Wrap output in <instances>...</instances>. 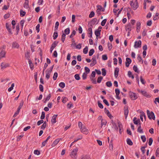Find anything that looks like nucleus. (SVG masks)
I'll use <instances>...</instances> for the list:
<instances>
[{
	"mask_svg": "<svg viewBox=\"0 0 159 159\" xmlns=\"http://www.w3.org/2000/svg\"><path fill=\"white\" fill-rule=\"evenodd\" d=\"M58 36V32L57 31H56V32H54L53 33V39L54 40L56 39L57 38Z\"/></svg>",
	"mask_w": 159,
	"mask_h": 159,
	"instance_id": "nucleus-31",
	"label": "nucleus"
},
{
	"mask_svg": "<svg viewBox=\"0 0 159 159\" xmlns=\"http://www.w3.org/2000/svg\"><path fill=\"white\" fill-rule=\"evenodd\" d=\"M135 2L136 3V5L134 6V3L132 1L130 2V5L134 10L137 9L139 7V4L137 0H135Z\"/></svg>",
	"mask_w": 159,
	"mask_h": 159,
	"instance_id": "nucleus-3",
	"label": "nucleus"
},
{
	"mask_svg": "<svg viewBox=\"0 0 159 159\" xmlns=\"http://www.w3.org/2000/svg\"><path fill=\"white\" fill-rule=\"evenodd\" d=\"M142 42L141 40H139L138 41H136L134 43V47L135 48H140L141 47Z\"/></svg>",
	"mask_w": 159,
	"mask_h": 159,
	"instance_id": "nucleus-7",
	"label": "nucleus"
},
{
	"mask_svg": "<svg viewBox=\"0 0 159 159\" xmlns=\"http://www.w3.org/2000/svg\"><path fill=\"white\" fill-rule=\"evenodd\" d=\"M115 93H116V98L119 100L121 98L119 95L120 93V91L119 89H116L115 90Z\"/></svg>",
	"mask_w": 159,
	"mask_h": 159,
	"instance_id": "nucleus-11",
	"label": "nucleus"
},
{
	"mask_svg": "<svg viewBox=\"0 0 159 159\" xmlns=\"http://www.w3.org/2000/svg\"><path fill=\"white\" fill-rule=\"evenodd\" d=\"M98 9L100 11L104 12L105 10V9L103 8L102 6L100 5H97V6Z\"/></svg>",
	"mask_w": 159,
	"mask_h": 159,
	"instance_id": "nucleus-26",
	"label": "nucleus"
},
{
	"mask_svg": "<svg viewBox=\"0 0 159 159\" xmlns=\"http://www.w3.org/2000/svg\"><path fill=\"white\" fill-rule=\"evenodd\" d=\"M45 117V113L44 111H42V112L41 115L40 117V119L43 120L44 119Z\"/></svg>",
	"mask_w": 159,
	"mask_h": 159,
	"instance_id": "nucleus-55",
	"label": "nucleus"
},
{
	"mask_svg": "<svg viewBox=\"0 0 159 159\" xmlns=\"http://www.w3.org/2000/svg\"><path fill=\"white\" fill-rule=\"evenodd\" d=\"M40 25L39 24H38L36 27V30L38 33H39L40 31Z\"/></svg>",
	"mask_w": 159,
	"mask_h": 159,
	"instance_id": "nucleus-59",
	"label": "nucleus"
},
{
	"mask_svg": "<svg viewBox=\"0 0 159 159\" xmlns=\"http://www.w3.org/2000/svg\"><path fill=\"white\" fill-rule=\"evenodd\" d=\"M57 116V115H54L53 116L52 119L51 120L52 124H54L56 123V119Z\"/></svg>",
	"mask_w": 159,
	"mask_h": 159,
	"instance_id": "nucleus-15",
	"label": "nucleus"
},
{
	"mask_svg": "<svg viewBox=\"0 0 159 159\" xmlns=\"http://www.w3.org/2000/svg\"><path fill=\"white\" fill-rule=\"evenodd\" d=\"M6 54V52L4 50H2L0 52V56L1 57H5Z\"/></svg>",
	"mask_w": 159,
	"mask_h": 159,
	"instance_id": "nucleus-22",
	"label": "nucleus"
},
{
	"mask_svg": "<svg viewBox=\"0 0 159 159\" xmlns=\"http://www.w3.org/2000/svg\"><path fill=\"white\" fill-rule=\"evenodd\" d=\"M133 69L135 72L137 73H139V71L138 70L137 66H134L133 67Z\"/></svg>",
	"mask_w": 159,
	"mask_h": 159,
	"instance_id": "nucleus-30",
	"label": "nucleus"
},
{
	"mask_svg": "<svg viewBox=\"0 0 159 159\" xmlns=\"http://www.w3.org/2000/svg\"><path fill=\"white\" fill-rule=\"evenodd\" d=\"M132 62V60L130 58L127 57L126 59V61L125 62V66L127 67L129 66L130 64Z\"/></svg>",
	"mask_w": 159,
	"mask_h": 159,
	"instance_id": "nucleus-10",
	"label": "nucleus"
},
{
	"mask_svg": "<svg viewBox=\"0 0 159 159\" xmlns=\"http://www.w3.org/2000/svg\"><path fill=\"white\" fill-rule=\"evenodd\" d=\"M107 123V121L105 119L102 120L101 121V125L102 126L103 125H106Z\"/></svg>",
	"mask_w": 159,
	"mask_h": 159,
	"instance_id": "nucleus-46",
	"label": "nucleus"
},
{
	"mask_svg": "<svg viewBox=\"0 0 159 159\" xmlns=\"http://www.w3.org/2000/svg\"><path fill=\"white\" fill-rule=\"evenodd\" d=\"M106 85L108 87H111L112 85V84L111 81H107L106 83Z\"/></svg>",
	"mask_w": 159,
	"mask_h": 159,
	"instance_id": "nucleus-47",
	"label": "nucleus"
},
{
	"mask_svg": "<svg viewBox=\"0 0 159 159\" xmlns=\"http://www.w3.org/2000/svg\"><path fill=\"white\" fill-rule=\"evenodd\" d=\"M155 154L157 157H159V147L157 149L155 152Z\"/></svg>",
	"mask_w": 159,
	"mask_h": 159,
	"instance_id": "nucleus-63",
	"label": "nucleus"
},
{
	"mask_svg": "<svg viewBox=\"0 0 159 159\" xmlns=\"http://www.w3.org/2000/svg\"><path fill=\"white\" fill-rule=\"evenodd\" d=\"M95 51L93 49H91L89 52V55L90 56H92L94 53V52Z\"/></svg>",
	"mask_w": 159,
	"mask_h": 159,
	"instance_id": "nucleus-39",
	"label": "nucleus"
},
{
	"mask_svg": "<svg viewBox=\"0 0 159 159\" xmlns=\"http://www.w3.org/2000/svg\"><path fill=\"white\" fill-rule=\"evenodd\" d=\"M137 90L139 93H141L143 96L147 98H149L151 97V95L145 90L143 91L139 89H138Z\"/></svg>",
	"mask_w": 159,
	"mask_h": 159,
	"instance_id": "nucleus-4",
	"label": "nucleus"
},
{
	"mask_svg": "<svg viewBox=\"0 0 159 159\" xmlns=\"http://www.w3.org/2000/svg\"><path fill=\"white\" fill-rule=\"evenodd\" d=\"M90 80L93 84H97V82L96 81L95 79L92 78L90 77Z\"/></svg>",
	"mask_w": 159,
	"mask_h": 159,
	"instance_id": "nucleus-60",
	"label": "nucleus"
},
{
	"mask_svg": "<svg viewBox=\"0 0 159 159\" xmlns=\"http://www.w3.org/2000/svg\"><path fill=\"white\" fill-rule=\"evenodd\" d=\"M118 127L119 129V132L120 134H121L122 133V132L123 131V126L121 123L119 121L118 123Z\"/></svg>",
	"mask_w": 159,
	"mask_h": 159,
	"instance_id": "nucleus-14",
	"label": "nucleus"
},
{
	"mask_svg": "<svg viewBox=\"0 0 159 159\" xmlns=\"http://www.w3.org/2000/svg\"><path fill=\"white\" fill-rule=\"evenodd\" d=\"M119 71V69L116 67L115 68L114 71V76L116 78H117L118 75V73Z\"/></svg>",
	"mask_w": 159,
	"mask_h": 159,
	"instance_id": "nucleus-18",
	"label": "nucleus"
},
{
	"mask_svg": "<svg viewBox=\"0 0 159 159\" xmlns=\"http://www.w3.org/2000/svg\"><path fill=\"white\" fill-rule=\"evenodd\" d=\"M55 140V141H54L53 143L52 144L51 146L52 147H54L56 145H57L59 142V140Z\"/></svg>",
	"mask_w": 159,
	"mask_h": 159,
	"instance_id": "nucleus-35",
	"label": "nucleus"
},
{
	"mask_svg": "<svg viewBox=\"0 0 159 159\" xmlns=\"http://www.w3.org/2000/svg\"><path fill=\"white\" fill-rule=\"evenodd\" d=\"M137 118L136 117H134L133 120V122L136 125H138L139 124V125H141L140 121V119H139L137 120Z\"/></svg>",
	"mask_w": 159,
	"mask_h": 159,
	"instance_id": "nucleus-13",
	"label": "nucleus"
},
{
	"mask_svg": "<svg viewBox=\"0 0 159 159\" xmlns=\"http://www.w3.org/2000/svg\"><path fill=\"white\" fill-rule=\"evenodd\" d=\"M124 115L125 118L126 119L129 114L128 107L127 106H125L124 107Z\"/></svg>",
	"mask_w": 159,
	"mask_h": 159,
	"instance_id": "nucleus-9",
	"label": "nucleus"
},
{
	"mask_svg": "<svg viewBox=\"0 0 159 159\" xmlns=\"http://www.w3.org/2000/svg\"><path fill=\"white\" fill-rule=\"evenodd\" d=\"M113 140H111L109 143V148L110 150L112 151L113 149Z\"/></svg>",
	"mask_w": 159,
	"mask_h": 159,
	"instance_id": "nucleus-27",
	"label": "nucleus"
},
{
	"mask_svg": "<svg viewBox=\"0 0 159 159\" xmlns=\"http://www.w3.org/2000/svg\"><path fill=\"white\" fill-rule=\"evenodd\" d=\"M88 26L89 27L88 30V31L89 32H92V28H93V26L92 25H89V23H88Z\"/></svg>",
	"mask_w": 159,
	"mask_h": 159,
	"instance_id": "nucleus-38",
	"label": "nucleus"
},
{
	"mask_svg": "<svg viewBox=\"0 0 159 159\" xmlns=\"http://www.w3.org/2000/svg\"><path fill=\"white\" fill-rule=\"evenodd\" d=\"M88 51V46H86L85 48L83 49V52L84 54H86Z\"/></svg>",
	"mask_w": 159,
	"mask_h": 159,
	"instance_id": "nucleus-34",
	"label": "nucleus"
},
{
	"mask_svg": "<svg viewBox=\"0 0 159 159\" xmlns=\"http://www.w3.org/2000/svg\"><path fill=\"white\" fill-rule=\"evenodd\" d=\"M147 113L148 118L150 120L152 119L153 120H154L155 119V116L153 111H151V112H150L149 110H148L147 111Z\"/></svg>",
	"mask_w": 159,
	"mask_h": 159,
	"instance_id": "nucleus-2",
	"label": "nucleus"
},
{
	"mask_svg": "<svg viewBox=\"0 0 159 159\" xmlns=\"http://www.w3.org/2000/svg\"><path fill=\"white\" fill-rule=\"evenodd\" d=\"M102 74L103 76H105L106 75L107 73V71L105 68H103L102 69Z\"/></svg>",
	"mask_w": 159,
	"mask_h": 159,
	"instance_id": "nucleus-37",
	"label": "nucleus"
},
{
	"mask_svg": "<svg viewBox=\"0 0 159 159\" xmlns=\"http://www.w3.org/2000/svg\"><path fill=\"white\" fill-rule=\"evenodd\" d=\"M104 111L105 113L108 116L110 119H111L113 118V116L110 113L109 111L105 107L104 109Z\"/></svg>",
	"mask_w": 159,
	"mask_h": 159,
	"instance_id": "nucleus-12",
	"label": "nucleus"
},
{
	"mask_svg": "<svg viewBox=\"0 0 159 159\" xmlns=\"http://www.w3.org/2000/svg\"><path fill=\"white\" fill-rule=\"evenodd\" d=\"M76 34V31L75 30H73L71 35L70 36V38H73L74 35H75Z\"/></svg>",
	"mask_w": 159,
	"mask_h": 159,
	"instance_id": "nucleus-40",
	"label": "nucleus"
},
{
	"mask_svg": "<svg viewBox=\"0 0 159 159\" xmlns=\"http://www.w3.org/2000/svg\"><path fill=\"white\" fill-rule=\"evenodd\" d=\"M1 69H4L10 67V64L8 63L2 62L1 64Z\"/></svg>",
	"mask_w": 159,
	"mask_h": 159,
	"instance_id": "nucleus-8",
	"label": "nucleus"
},
{
	"mask_svg": "<svg viewBox=\"0 0 159 159\" xmlns=\"http://www.w3.org/2000/svg\"><path fill=\"white\" fill-rule=\"evenodd\" d=\"M6 27L8 31L9 34H12V33L11 32V25L10 24H9L8 23H6L5 24Z\"/></svg>",
	"mask_w": 159,
	"mask_h": 159,
	"instance_id": "nucleus-6",
	"label": "nucleus"
},
{
	"mask_svg": "<svg viewBox=\"0 0 159 159\" xmlns=\"http://www.w3.org/2000/svg\"><path fill=\"white\" fill-rule=\"evenodd\" d=\"M137 59L138 60L139 62H141L142 64L143 63V61L142 58L139 55H138Z\"/></svg>",
	"mask_w": 159,
	"mask_h": 159,
	"instance_id": "nucleus-45",
	"label": "nucleus"
},
{
	"mask_svg": "<svg viewBox=\"0 0 159 159\" xmlns=\"http://www.w3.org/2000/svg\"><path fill=\"white\" fill-rule=\"evenodd\" d=\"M57 76H58V73L57 72L54 73V75L53 77V80H56L57 79Z\"/></svg>",
	"mask_w": 159,
	"mask_h": 159,
	"instance_id": "nucleus-53",
	"label": "nucleus"
},
{
	"mask_svg": "<svg viewBox=\"0 0 159 159\" xmlns=\"http://www.w3.org/2000/svg\"><path fill=\"white\" fill-rule=\"evenodd\" d=\"M45 72L46 73V77L47 79H48L50 77L51 72L48 71V69H47Z\"/></svg>",
	"mask_w": 159,
	"mask_h": 159,
	"instance_id": "nucleus-19",
	"label": "nucleus"
},
{
	"mask_svg": "<svg viewBox=\"0 0 159 159\" xmlns=\"http://www.w3.org/2000/svg\"><path fill=\"white\" fill-rule=\"evenodd\" d=\"M127 143L129 145L131 146L133 144V143L131 140H127Z\"/></svg>",
	"mask_w": 159,
	"mask_h": 159,
	"instance_id": "nucleus-56",
	"label": "nucleus"
},
{
	"mask_svg": "<svg viewBox=\"0 0 159 159\" xmlns=\"http://www.w3.org/2000/svg\"><path fill=\"white\" fill-rule=\"evenodd\" d=\"M85 72L87 74H88L90 72V70L87 67L85 66L84 67Z\"/></svg>",
	"mask_w": 159,
	"mask_h": 159,
	"instance_id": "nucleus-44",
	"label": "nucleus"
},
{
	"mask_svg": "<svg viewBox=\"0 0 159 159\" xmlns=\"http://www.w3.org/2000/svg\"><path fill=\"white\" fill-rule=\"evenodd\" d=\"M97 20V18H94L90 23H89V25H92V26H93V25L95 24Z\"/></svg>",
	"mask_w": 159,
	"mask_h": 159,
	"instance_id": "nucleus-20",
	"label": "nucleus"
},
{
	"mask_svg": "<svg viewBox=\"0 0 159 159\" xmlns=\"http://www.w3.org/2000/svg\"><path fill=\"white\" fill-rule=\"evenodd\" d=\"M26 14L25 11H23L22 10H20V15L21 17L24 16Z\"/></svg>",
	"mask_w": 159,
	"mask_h": 159,
	"instance_id": "nucleus-33",
	"label": "nucleus"
},
{
	"mask_svg": "<svg viewBox=\"0 0 159 159\" xmlns=\"http://www.w3.org/2000/svg\"><path fill=\"white\" fill-rule=\"evenodd\" d=\"M108 57L106 54L103 55L102 56V59L103 60H106L107 59Z\"/></svg>",
	"mask_w": 159,
	"mask_h": 159,
	"instance_id": "nucleus-57",
	"label": "nucleus"
},
{
	"mask_svg": "<svg viewBox=\"0 0 159 159\" xmlns=\"http://www.w3.org/2000/svg\"><path fill=\"white\" fill-rule=\"evenodd\" d=\"M95 15V13L93 11H91L89 15V17L90 18H91L93 17Z\"/></svg>",
	"mask_w": 159,
	"mask_h": 159,
	"instance_id": "nucleus-54",
	"label": "nucleus"
},
{
	"mask_svg": "<svg viewBox=\"0 0 159 159\" xmlns=\"http://www.w3.org/2000/svg\"><path fill=\"white\" fill-rule=\"evenodd\" d=\"M59 25V23L58 21H57L55 23L54 30L57 31L58 30V27Z\"/></svg>",
	"mask_w": 159,
	"mask_h": 159,
	"instance_id": "nucleus-36",
	"label": "nucleus"
},
{
	"mask_svg": "<svg viewBox=\"0 0 159 159\" xmlns=\"http://www.w3.org/2000/svg\"><path fill=\"white\" fill-rule=\"evenodd\" d=\"M78 151V149L76 148L72 150L70 154V156L73 158L76 159L77 157V152Z\"/></svg>",
	"mask_w": 159,
	"mask_h": 159,
	"instance_id": "nucleus-1",
	"label": "nucleus"
},
{
	"mask_svg": "<svg viewBox=\"0 0 159 159\" xmlns=\"http://www.w3.org/2000/svg\"><path fill=\"white\" fill-rule=\"evenodd\" d=\"M112 127L114 128L117 131L118 129V127L117 126L116 124L115 123H113Z\"/></svg>",
	"mask_w": 159,
	"mask_h": 159,
	"instance_id": "nucleus-32",
	"label": "nucleus"
},
{
	"mask_svg": "<svg viewBox=\"0 0 159 159\" xmlns=\"http://www.w3.org/2000/svg\"><path fill=\"white\" fill-rule=\"evenodd\" d=\"M51 97V93H49L48 96H47L46 98L44 99V100L43 101V102L44 103H46V102L49 100Z\"/></svg>",
	"mask_w": 159,
	"mask_h": 159,
	"instance_id": "nucleus-23",
	"label": "nucleus"
},
{
	"mask_svg": "<svg viewBox=\"0 0 159 159\" xmlns=\"http://www.w3.org/2000/svg\"><path fill=\"white\" fill-rule=\"evenodd\" d=\"M129 95L132 100H135L138 98V97L135 93L130 91L129 93Z\"/></svg>",
	"mask_w": 159,
	"mask_h": 159,
	"instance_id": "nucleus-5",
	"label": "nucleus"
},
{
	"mask_svg": "<svg viewBox=\"0 0 159 159\" xmlns=\"http://www.w3.org/2000/svg\"><path fill=\"white\" fill-rule=\"evenodd\" d=\"M98 107L101 109H102L103 108V106L101 103L99 101L98 102Z\"/></svg>",
	"mask_w": 159,
	"mask_h": 159,
	"instance_id": "nucleus-52",
	"label": "nucleus"
},
{
	"mask_svg": "<svg viewBox=\"0 0 159 159\" xmlns=\"http://www.w3.org/2000/svg\"><path fill=\"white\" fill-rule=\"evenodd\" d=\"M23 6L24 8L27 9L29 7V2H25Z\"/></svg>",
	"mask_w": 159,
	"mask_h": 159,
	"instance_id": "nucleus-43",
	"label": "nucleus"
},
{
	"mask_svg": "<svg viewBox=\"0 0 159 159\" xmlns=\"http://www.w3.org/2000/svg\"><path fill=\"white\" fill-rule=\"evenodd\" d=\"M19 30H20V25H19L18 24L16 25V32L15 33V35H17L18 34L19 32Z\"/></svg>",
	"mask_w": 159,
	"mask_h": 159,
	"instance_id": "nucleus-28",
	"label": "nucleus"
},
{
	"mask_svg": "<svg viewBox=\"0 0 159 159\" xmlns=\"http://www.w3.org/2000/svg\"><path fill=\"white\" fill-rule=\"evenodd\" d=\"M30 53L28 52H27V53H26L25 54V57L29 60H30Z\"/></svg>",
	"mask_w": 159,
	"mask_h": 159,
	"instance_id": "nucleus-42",
	"label": "nucleus"
},
{
	"mask_svg": "<svg viewBox=\"0 0 159 159\" xmlns=\"http://www.w3.org/2000/svg\"><path fill=\"white\" fill-rule=\"evenodd\" d=\"M28 63L29 64L30 68V69L32 70H33L34 69V65L33 63L32 62L31 60H29L28 61Z\"/></svg>",
	"mask_w": 159,
	"mask_h": 159,
	"instance_id": "nucleus-25",
	"label": "nucleus"
},
{
	"mask_svg": "<svg viewBox=\"0 0 159 159\" xmlns=\"http://www.w3.org/2000/svg\"><path fill=\"white\" fill-rule=\"evenodd\" d=\"M19 45L16 42H13L12 43V47L14 48H19Z\"/></svg>",
	"mask_w": 159,
	"mask_h": 159,
	"instance_id": "nucleus-17",
	"label": "nucleus"
},
{
	"mask_svg": "<svg viewBox=\"0 0 159 159\" xmlns=\"http://www.w3.org/2000/svg\"><path fill=\"white\" fill-rule=\"evenodd\" d=\"M70 33V29L69 28H67L66 29H65L64 30V34H65V35H68Z\"/></svg>",
	"mask_w": 159,
	"mask_h": 159,
	"instance_id": "nucleus-29",
	"label": "nucleus"
},
{
	"mask_svg": "<svg viewBox=\"0 0 159 159\" xmlns=\"http://www.w3.org/2000/svg\"><path fill=\"white\" fill-rule=\"evenodd\" d=\"M80 129L81 132L83 133L84 134H87L88 133L89 131L88 129L85 127V126H83V127Z\"/></svg>",
	"mask_w": 159,
	"mask_h": 159,
	"instance_id": "nucleus-16",
	"label": "nucleus"
},
{
	"mask_svg": "<svg viewBox=\"0 0 159 159\" xmlns=\"http://www.w3.org/2000/svg\"><path fill=\"white\" fill-rule=\"evenodd\" d=\"M137 131L139 133H143V129L141 128V125H139L137 129Z\"/></svg>",
	"mask_w": 159,
	"mask_h": 159,
	"instance_id": "nucleus-41",
	"label": "nucleus"
},
{
	"mask_svg": "<svg viewBox=\"0 0 159 159\" xmlns=\"http://www.w3.org/2000/svg\"><path fill=\"white\" fill-rule=\"evenodd\" d=\"M152 24L151 20H148L147 23V25L148 26H151Z\"/></svg>",
	"mask_w": 159,
	"mask_h": 159,
	"instance_id": "nucleus-61",
	"label": "nucleus"
},
{
	"mask_svg": "<svg viewBox=\"0 0 159 159\" xmlns=\"http://www.w3.org/2000/svg\"><path fill=\"white\" fill-rule=\"evenodd\" d=\"M34 153L35 155H39L40 154V152L38 150H35L34 151Z\"/></svg>",
	"mask_w": 159,
	"mask_h": 159,
	"instance_id": "nucleus-64",
	"label": "nucleus"
},
{
	"mask_svg": "<svg viewBox=\"0 0 159 159\" xmlns=\"http://www.w3.org/2000/svg\"><path fill=\"white\" fill-rule=\"evenodd\" d=\"M87 74L85 73V72H84L83 73L82 76L83 80H85L86 79Z\"/></svg>",
	"mask_w": 159,
	"mask_h": 159,
	"instance_id": "nucleus-62",
	"label": "nucleus"
},
{
	"mask_svg": "<svg viewBox=\"0 0 159 159\" xmlns=\"http://www.w3.org/2000/svg\"><path fill=\"white\" fill-rule=\"evenodd\" d=\"M74 77L76 80H79L80 79V77L79 74H77L75 75Z\"/></svg>",
	"mask_w": 159,
	"mask_h": 159,
	"instance_id": "nucleus-49",
	"label": "nucleus"
},
{
	"mask_svg": "<svg viewBox=\"0 0 159 159\" xmlns=\"http://www.w3.org/2000/svg\"><path fill=\"white\" fill-rule=\"evenodd\" d=\"M58 43V41H55L52 44L51 47L53 48H55L57 46Z\"/></svg>",
	"mask_w": 159,
	"mask_h": 159,
	"instance_id": "nucleus-24",
	"label": "nucleus"
},
{
	"mask_svg": "<svg viewBox=\"0 0 159 159\" xmlns=\"http://www.w3.org/2000/svg\"><path fill=\"white\" fill-rule=\"evenodd\" d=\"M103 79V77L101 76H100L98 77L97 80V82L98 83H100L101 82L102 80Z\"/></svg>",
	"mask_w": 159,
	"mask_h": 159,
	"instance_id": "nucleus-48",
	"label": "nucleus"
},
{
	"mask_svg": "<svg viewBox=\"0 0 159 159\" xmlns=\"http://www.w3.org/2000/svg\"><path fill=\"white\" fill-rule=\"evenodd\" d=\"M66 36L65 34H64V33H63L61 35V41L62 42H64Z\"/></svg>",
	"mask_w": 159,
	"mask_h": 159,
	"instance_id": "nucleus-58",
	"label": "nucleus"
},
{
	"mask_svg": "<svg viewBox=\"0 0 159 159\" xmlns=\"http://www.w3.org/2000/svg\"><path fill=\"white\" fill-rule=\"evenodd\" d=\"M94 33L96 36V39L97 40L98 39V37L101 34V32H99V31H98L96 30L95 31Z\"/></svg>",
	"mask_w": 159,
	"mask_h": 159,
	"instance_id": "nucleus-21",
	"label": "nucleus"
},
{
	"mask_svg": "<svg viewBox=\"0 0 159 159\" xmlns=\"http://www.w3.org/2000/svg\"><path fill=\"white\" fill-rule=\"evenodd\" d=\"M59 86L61 88H63L65 86V84L64 82H61L59 84Z\"/></svg>",
	"mask_w": 159,
	"mask_h": 159,
	"instance_id": "nucleus-51",
	"label": "nucleus"
},
{
	"mask_svg": "<svg viewBox=\"0 0 159 159\" xmlns=\"http://www.w3.org/2000/svg\"><path fill=\"white\" fill-rule=\"evenodd\" d=\"M107 21V19H105L103 20L101 22V25L102 26H104L105 25L106 22Z\"/></svg>",
	"mask_w": 159,
	"mask_h": 159,
	"instance_id": "nucleus-50",
	"label": "nucleus"
}]
</instances>
